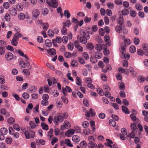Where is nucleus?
Returning a JSON list of instances; mask_svg holds the SVG:
<instances>
[{
	"instance_id": "obj_1",
	"label": "nucleus",
	"mask_w": 148,
	"mask_h": 148,
	"mask_svg": "<svg viewBox=\"0 0 148 148\" xmlns=\"http://www.w3.org/2000/svg\"><path fill=\"white\" fill-rule=\"evenodd\" d=\"M132 113L130 114V117L134 123H131L130 126L132 130V132L130 133V138H134L135 136L134 132H136L137 130L136 124L139 122L140 120L136 117V115L137 114V112L135 110H132Z\"/></svg>"
},
{
	"instance_id": "obj_2",
	"label": "nucleus",
	"mask_w": 148,
	"mask_h": 148,
	"mask_svg": "<svg viewBox=\"0 0 148 148\" xmlns=\"http://www.w3.org/2000/svg\"><path fill=\"white\" fill-rule=\"evenodd\" d=\"M89 143L87 144L85 141L81 142L79 145L82 148H86L87 146L89 148H96L97 146V145L95 143V139L93 136H91L89 137L88 138Z\"/></svg>"
},
{
	"instance_id": "obj_3",
	"label": "nucleus",
	"mask_w": 148,
	"mask_h": 148,
	"mask_svg": "<svg viewBox=\"0 0 148 148\" xmlns=\"http://www.w3.org/2000/svg\"><path fill=\"white\" fill-rule=\"evenodd\" d=\"M79 32L82 36L79 38L80 42L83 44H86L87 42V40L90 38L89 33L83 29L80 30Z\"/></svg>"
},
{
	"instance_id": "obj_4",
	"label": "nucleus",
	"mask_w": 148,
	"mask_h": 148,
	"mask_svg": "<svg viewBox=\"0 0 148 148\" xmlns=\"http://www.w3.org/2000/svg\"><path fill=\"white\" fill-rule=\"evenodd\" d=\"M47 3L51 7L56 8L58 6L57 0H47Z\"/></svg>"
},
{
	"instance_id": "obj_5",
	"label": "nucleus",
	"mask_w": 148,
	"mask_h": 148,
	"mask_svg": "<svg viewBox=\"0 0 148 148\" xmlns=\"http://www.w3.org/2000/svg\"><path fill=\"white\" fill-rule=\"evenodd\" d=\"M24 134L25 137L27 139L33 138L35 136V133L33 131H31L29 132L27 131L24 132Z\"/></svg>"
},
{
	"instance_id": "obj_6",
	"label": "nucleus",
	"mask_w": 148,
	"mask_h": 148,
	"mask_svg": "<svg viewBox=\"0 0 148 148\" xmlns=\"http://www.w3.org/2000/svg\"><path fill=\"white\" fill-rule=\"evenodd\" d=\"M9 134L11 135H13L14 138H17L19 137V134L18 132H14V130L12 127H9Z\"/></svg>"
},
{
	"instance_id": "obj_7",
	"label": "nucleus",
	"mask_w": 148,
	"mask_h": 148,
	"mask_svg": "<svg viewBox=\"0 0 148 148\" xmlns=\"http://www.w3.org/2000/svg\"><path fill=\"white\" fill-rule=\"evenodd\" d=\"M100 68L102 69L103 72L106 73L107 72L108 70H111L112 69V67L111 65H99Z\"/></svg>"
},
{
	"instance_id": "obj_8",
	"label": "nucleus",
	"mask_w": 148,
	"mask_h": 148,
	"mask_svg": "<svg viewBox=\"0 0 148 148\" xmlns=\"http://www.w3.org/2000/svg\"><path fill=\"white\" fill-rule=\"evenodd\" d=\"M56 121H59L60 122H62L63 121V118L62 116L59 115L58 116H55L53 119V122L56 125L58 122Z\"/></svg>"
},
{
	"instance_id": "obj_9",
	"label": "nucleus",
	"mask_w": 148,
	"mask_h": 148,
	"mask_svg": "<svg viewBox=\"0 0 148 148\" xmlns=\"http://www.w3.org/2000/svg\"><path fill=\"white\" fill-rule=\"evenodd\" d=\"M5 58L8 61H10L13 58V55L10 52L7 53L5 54Z\"/></svg>"
},
{
	"instance_id": "obj_10",
	"label": "nucleus",
	"mask_w": 148,
	"mask_h": 148,
	"mask_svg": "<svg viewBox=\"0 0 148 148\" xmlns=\"http://www.w3.org/2000/svg\"><path fill=\"white\" fill-rule=\"evenodd\" d=\"M47 51L49 55H55L56 53V50L54 48H50L47 50Z\"/></svg>"
},
{
	"instance_id": "obj_11",
	"label": "nucleus",
	"mask_w": 148,
	"mask_h": 148,
	"mask_svg": "<svg viewBox=\"0 0 148 148\" xmlns=\"http://www.w3.org/2000/svg\"><path fill=\"white\" fill-rule=\"evenodd\" d=\"M124 57L125 60H123V65H128L127 60L129 59L130 58V55L128 53H125L124 54Z\"/></svg>"
},
{
	"instance_id": "obj_12",
	"label": "nucleus",
	"mask_w": 148,
	"mask_h": 148,
	"mask_svg": "<svg viewBox=\"0 0 148 148\" xmlns=\"http://www.w3.org/2000/svg\"><path fill=\"white\" fill-rule=\"evenodd\" d=\"M9 12L10 14L12 16H16L17 14V11L15 8H11L9 9Z\"/></svg>"
},
{
	"instance_id": "obj_13",
	"label": "nucleus",
	"mask_w": 148,
	"mask_h": 148,
	"mask_svg": "<svg viewBox=\"0 0 148 148\" xmlns=\"http://www.w3.org/2000/svg\"><path fill=\"white\" fill-rule=\"evenodd\" d=\"M40 14V12L37 9H34L32 12V16L35 18H37Z\"/></svg>"
},
{
	"instance_id": "obj_14",
	"label": "nucleus",
	"mask_w": 148,
	"mask_h": 148,
	"mask_svg": "<svg viewBox=\"0 0 148 148\" xmlns=\"http://www.w3.org/2000/svg\"><path fill=\"white\" fill-rule=\"evenodd\" d=\"M72 140L75 143H78L80 140L79 137L77 135H74L72 137Z\"/></svg>"
},
{
	"instance_id": "obj_15",
	"label": "nucleus",
	"mask_w": 148,
	"mask_h": 148,
	"mask_svg": "<svg viewBox=\"0 0 148 148\" xmlns=\"http://www.w3.org/2000/svg\"><path fill=\"white\" fill-rule=\"evenodd\" d=\"M16 9L19 11H21L23 8V6L21 3H18L16 6Z\"/></svg>"
},
{
	"instance_id": "obj_16",
	"label": "nucleus",
	"mask_w": 148,
	"mask_h": 148,
	"mask_svg": "<svg viewBox=\"0 0 148 148\" xmlns=\"http://www.w3.org/2000/svg\"><path fill=\"white\" fill-rule=\"evenodd\" d=\"M95 54V58L97 59H100L101 58L102 56V54L100 51H97L96 52Z\"/></svg>"
},
{
	"instance_id": "obj_17",
	"label": "nucleus",
	"mask_w": 148,
	"mask_h": 148,
	"mask_svg": "<svg viewBox=\"0 0 148 148\" xmlns=\"http://www.w3.org/2000/svg\"><path fill=\"white\" fill-rule=\"evenodd\" d=\"M0 132L1 134L3 135L6 134L8 132L7 129L5 127H3L1 129Z\"/></svg>"
},
{
	"instance_id": "obj_18",
	"label": "nucleus",
	"mask_w": 148,
	"mask_h": 148,
	"mask_svg": "<svg viewBox=\"0 0 148 148\" xmlns=\"http://www.w3.org/2000/svg\"><path fill=\"white\" fill-rule=\"evenodd\" d=\"M23 35L21 33H16L14 34L13 38L18 40L19 38L22 37H23Z\"/></svg>"
},
{
	"instance_id": "obj_19",
	"label": "nucleus",
	"mask_w": 148,
	"mask_h": 148,
	"mask_svg": "<svg viewBox=\"0 0 148 148\" xmlns=\"http://www.w3.org/2000/svg\"><path fill=\"white\" fill-rule=\"evenodd\" d=\"M75 132V130L73 129H70L68 130L66 133V134H67L69 136L74 134Z\"/></svg>"
},
{
	"instance_id": "obj_20",
	"label": "nucleus",
	"mask_w": 148,
	"mask_h": 148,
	"mask_svg": "<svg viewBox=\"0 0 148 148\" xmlns=\"http://www.w3.org/2000/svg\"><path fill=\"white\" fill-rule=\"evenodd\" d=\"M131 74L132 77H134L136 76L137 73L134 70L133 68L130 67V74Z\"/></svg>"
},
{
	"instance_id": "obj_21",
	"label": "nucleus",
	"mask_w": 148,
	"mask_h": 148,
	"mask_svg": "<svg viewBox=\"0 0 148 148\" xmlns=\"http://www.w3.org/2000/svg\"><path fill=\"white\" fill-rule=\"evenodd\" d=\"M136 9L138 10H141L143 9V6L140 3H136L135 5Z\"/></svg>"
},
{
	"instance_id": "obj_22",
	"label": "nucleus",
	"mask_w": 148,
	"mask_h": 148,
	"mask_svg": "<svg viewBox=\"0 0 148 148\" xmlns=\"http://www.w3.org/2000/svg\"><path fill=\"white\" fill-rule=\"evenodd\" d=\"M41 126L43 130H49L48 125L46 123L42 122L41 123Z\"/></svg>"
},
{
	"instance_id": "obj_23",
	"label": "nucleus",
	"mask_w": 148,
	"mask_h": 148,
	"mask_svg": "<svg viewBox=\"0 0 148 148\" xmlns=\"http://www.w3.org/2000/svg\"><path fill=\"white\" fill-rule=\"evenodd\" d=\"M122 110L126 114H129L130 112L129 111L128 108L125 106H122Z\"/></svg>"
},
{
	"instance_id": "obj_24",
	"label": "nucleus",
	"mask_w": 148,
	"mask_h": 148,
	"mask_svg": "<svg viewBox=\"0 0 148 148\" xmlns=\"http://www.w3.org/2000/svg\"><path fill=\"white\" fill-rule=\"evenodd\" d=\"M124 20L123 16L119 17L117 20V22L120 25H122L123 23Z\"/></svg>"
},
{
	"instance_id": "obj_25",
	"label": "nucleus",
	"mask_w": 148,
	"mask_h": 148,
	"mask_svg": "<svg viewBox=\"0 0 148 148\" xmlns=\"http://www.w3.org/2000/svg\"><path fill=\"white\" fill-rule=\"evenodd\" d=\"M71 23L70 20H68L66 21L65 22H64L63 23V26L64 27H69Z\"/></svg>"
},
{
	"instance_id": "obj_26",
	"label": "nucleus",
	"mask_w": 148,
	"mask_h": 148,
	"mask_svg": "<svg viewBox=\"0 0 148 148\" xmlns=\"http://www.w3.org/2000/svg\"><path fill=\"white\" fill-rule=\"evenodd\" d=\"M138 80L140 82H143L145 80V78L143 76L139 75L138 77Z\"/></svg>"
},
{
	"instance_id": "obj_27",
	"label": "nucleus",
	"mask_w": 148,
	"mask_h": 148,
	"mask_svg": "<svg viewBox=\"0 0 148 148\" xmlns=\"http://www.w3.org/2000/svg\"><path fill=\"white\" fill-rule=\"evenodd\" d=\"M18 40L17 39L14 38H13L11 41V43L14 46H16L18 44Z\"/></svg>"
},
{
	"instance_id": "obj_28",
	"label": "nucleus",
	"mask_w": 148,
	"mask_h": 148,
	"mask_svg": "<svg viewBox=\"0 0 148 148\" xmlns=\"http://www.w3.org/2000/svg\"><path fill=\"white\" fill-rule=\"evenodd\" d=\"M18 53L21 56L24 57L27 60H28V57L26 55H24L23 53L21 50H18Z\"/></svg>"
},
{
	"instance_id": "obj_29",
	"label": "nucleus",
	"mask_w": 148,
	"mask_h": 148,
	"mask_svg": "<svg viewBox=\"0 0 148 148\" xmlns=\"http://www.w3.org/2000/svg\"><path fill=\"white\" fill-rule=\"evenodd\" d=\"M29 125L30 126L32 129L35 128L36 126V125L33 121H30L29 122Z\"/></svg>"
},
{
	"instance_id": "obj_30",
	"label": "nucleus",
	"mask_w": 148,
	"mask_h": 148,
	"mask_svg": "<svg viewBox=\"0 0 148 148\" xmlns=\"http://www.w3.org/2000/svg\"><path fill=\"white\" fill-rule=\"evenodd\" d=\"M82 56L85 58V60H88L89 58V56L87 53L84 52L82 53Z\"/></svg>"
},
{
	"instance_id": "obj_31",
	"label": "nucleus",
	"mask_w": 148,
	"mask_h": 148,
	"mask_svg": "<svg viewBox=\"0 0 148 148\" xmlns=\"http://www.w3.org/2000/svg\"><path fill=\"white\" fill-rule=\"evenodd\" d=\"M116 31L118 33H120L122 31V27L120 26L117 25L115 27Z\"/></svg>"
},
{
	"instance_id": "obj_32",
	"label": "nucleus",
	"mask_w": 148,
	"mask_h": 148,
	"mask_svg": "<svg viewBox=\"0 0 148 148\" xmlns=\"http://www.w3.org/2000/svg\"><path fill=\"white\" fill-rule=\"evenodd\" d=\"M64 125H65L66 128L68 129L71 127V125L70 123L67 121H66L64 122Z\"/></svg>"
},
{
	"instance_id": "obj_33",
	"label": "nucleus",
	"mask_w": 148,
	"mask_h": 148,
	"mask_svg": "<svg viewBox=\"0 0 148 148\" xmlns=\"http://www.w3.org/2000/svg\"><path fill=\"white\" fill-rule=\"evenodd\" d=\"M18 17L20 20H23L25 18V15L23 13H21L18 14Z\"/></svg>"
},
{
	"instance_id": "obj_34",
	"label": "nucleus",
	"mask_w": 148,
	"mask_h": 148,
	"mask_svg": "<svg viewBox=\"0 0 148 148\" xmlns=\"http://www.w3.org/2000/svg\"><path fill=\"white\" fill-rule=\"evenodd\" d=\"M82 80L79 77H76V84L78 86L82 85Z\"/></svg>"
},
{
	"instance_id": "obj_35",
	"label": "nucleus",
	"mask_w": 148,
	"mask_h": 148,
	"mask_svg": "<svg viewBox=\"0 0 148 148\" xmlns=\"http://www.w3.org/2000/svg\"><path fill=\"white\" fill-rule=\"evenodd\" d=\"M45 43L46 45L48 47H51L52 45L51 42L50 40H45Z\"/></svg>"
},
{
	"instance_id": "obj_36",
	"label": "nucleus",
	"mask_w": 148,
	"mask_h": 148,
	"mask_svg": "<svg viewBox=\"0 0 148 148\" xmlns=\"http://www.w3.org/2000/svg\"><path fill=\"white\" fill-rule=\"evenodd\" d=\"M64 15L66 16L67 18H69L71 16V14L69 12L68 10H64Z\"/></svg>"
},
{
	"instance_id": "obj_37",
	"label": "nucleus",
	"mask_w": 148,
	"mask_h": 148,
	"mask_svg": "<svg viewBox=\"0 0 148 148\" xmlns=\"http://www.w3.org/2000/svg\"><path fill=\"white\" fill-rule=\"evenodd\" d=\"M95 49L97 51H101L102 49V47L100 44H97L95 46Z\"/></svg>"
},
{
	"instance_id": "obj_38",
	"label": "nucleus",
	"mask_w": 148,
	"mask_h": 148,
	"mask_svg": "<svg viewBox=\"0 0 148 148\" xmlns=\"http://www.w3.org/2000/svg\"><path fill=\"white\" fill-rule=\"evenodd\" d=\"M4 18L5 20L7 21H9L10 19V16L8 13H6L5 16Z\"/></svg>"
},
{
	"instance_id": "obj_39",
	"label": "nucleus",
	"mask_w": 148,
	"mask_h": 148,
	"mask_svg": "<svg viewBox=\"0 0 148 148\" xmlns=\"http://www.w3.org/2000/svg\"><path fill=\"white\" fill-rule=\"evenodd\" d=\"M109 124L111 126L114 127L116 125V122L113 120H109Z\"/></svg>"
},
{
	"instance_id": "obj_40",
	"label": "nucleus",
	"mask_w": 148,
	"mask_h": 148,
	"mask_svg": "<svg viewBox=\"0 0 148 148\" xmlns=\"http://www.w3.org/2000/svg\"><path fill=\"white\" fill-rule=\"evenodd\" d=\"M14 122V119L12 117L8 119V122L10 124H13Z\"/></svg>"
},
{
	"instance_id": "obj_41",
	"label": "nucleus",
	"mask_w": 148,
	"mask_h": 148,
	"mask_svg": "<svg viewBox=\"0 0 148 148\" xmlns=\"http://www.w3.org/2000/svg\"><path fill=\"white\" fill-rule=\"evenodd\" d=\"M23 97L25 99H28L29 97V95L27 92H24L22 94Z\"/></svg>"
},
{
	"instance_id": "obj_42",
	"label": "nucleus",
	"mask_w": 148,
	"mask_h": 148,
	"mask_svg": "<svg viewBox=\"0 0 148 148\" xmlns=\"http://www.w3.org/2000/svg\"><path fill=\"white\" fill-rule=\"evenodd\" d=\"M122 13L123 15H126L129 13L128 10L126 9H124L122 11Z\"/></svg>"
},
{
	"instance_id": "obj_43",
	"label": "nucleus",
	"mask_w": 148,
	"mask_h": 148,
	"mask_svg": "<svg viewBox=\"0 0 148 148\" xmlns=\"http://www.w3.org/2000/svg\"><path fill=\"white\" fill-rule=\"evenodd\" d=\"M43 25V29L45 31H46L48 28L49 25L47 23H42Z\"/></svg>"
},
{
	"instance_id": "obj_44",
	"label": "nucleus",
	"mask_w": 148,
	"mask_h": 148,
	"mask_svg": "<svg viewBox=\"0 0 148 148\" xmlns=\"http://www.w3.org/2000/svg\"><path fill=\"white\" fill-rule=\"evenodd\" d=\"M48 34L49 36L51 37H52L54 36V33L52 31V30L51 29H49L48 30Z\"/></svg>"
},
{
	"instance_id": "obj_45",
	"label": "nucleus",
	"mask_w": 148,
	"mask_h": 148,
	"mask_svg": "<svg viewBox=\"0 0 148 148\" xmlns=\"http://www.w3.org/2000/svg\"><path fill=\"white\" fill-rule=\"evenodd\" d=\"M62 34L63 35L66 34L67 32V29L66 28V27L63 26V27L61 30Z\"/></svg>"
},
{
	"instance_id": "obj_46",
	"label": "nucleus",
	"mask_w": 148,
	"mask_h": 148,
	"mask_svg": "<svg viewBox=\"0 0 148 148\" xmlns=\"http://www.w3.org/2000/svg\"><path fill=\"white\" fill-rule=\"evenodd\" d=\"M97 91L98 93L100 95L103 96V92L102 89L100 88H97Z\"/></svg>"
},
{
	"instance_id": "obj_47",
	"label": "nucleus",
	"mask_w": 148,
	"mask_h": 148,
	"mask_svg": "<svg viewBox=\"0 0 148 148\" xmlns=\"http://www.w3.org/2000/svg\"><path fill=\"white\" fill-rule=\"evenodd\" d=\"M90 124L91 126L92 127V130L93 131H95V127H93L95 125V122L93 121H91L90 122Z\"/></svg>"
},
{
	"instance_id": "obj_48",
	"label": "nucleus",
	"mask_w": 148,
	"mask_h": 148,
	"mask_svg": "<svg viewBox=\"0 0 148 148\" xmlns=\"http://www.w3.org/2000/svg\"><path fill=\"white\" fill-rule=\"evenodd\" d=\"M136 51V48L134 46H130V52L134 53Z\"/></svg>"
},
{
	"instance_id": "obj_49",
	"label": "nucleus",
	"mask_w": 148,
	"mask_h": 148,
	"mask_svg": "<svg viewBox=\"0 0 148 148\" xmlns=\"http://www.w3.org/2000/svg\"><path fill=\"white\" fill-rule=\"evenodd\" d=\"M5 51V47H0V55H2L4 54Z\"/></svg>"
},
{
	"instance_id": "obj_50",
	"label": "nucleus",
	"mask_w": 148,
	"mask_h": 148,
	"mask_svg": "<svg viewBox=\"0 0 148 148\" xmlns=\"http://www.w3.org/2000/svg\"><path fill=\"white\" fill-rule=\"evenodd\" d=\"M89 123L87 121H84L83 122L82 124V126L84 128H87L89 126Z\"/></svg>"
},
{
	"instance_id": "obj_51",
	"label": "nucleus",
	"mask_w": 148,
	"mask_h": 148,
	"mask_svg": "<svg viewBox=\"0 0 148 148\" xmlns=\"http://www.w3.org/2000/svg\"><path fill=\"white\" fill-rule=\"evenodd\" d=\"M48 101L47 100H43L41 102V104L43 106H46L48 105Z\"/></svg>"
},
{
	"instance_id": "obj_52",
	"label": "nucleus",
	"mask_w": 148,
	"mask_h": 148,
	"mask_svg": "<svg viewBox=\"0 0 148 148\" xmlns=\"http://www.w3.org/2000/svg\"><path fill=\"white\" fill-rule=\"evenodd\" d=\"M6 45V42L3 40H0V47H5Z\"/></svg>"
},
{
	"instance_id": "obj_53",
	"label": "nucleus",
	"mask_w": 148,
	"mask_h": 148,
	"mask_svg": "<svg viewBox=\"0 0 148 148\" xmlns=\"http://www.w3.org/2000/svg\"><path fill=\"white\" fill-rule=\"evenodd\" d=\"M64 56L66 58H69L71 56V53L69 52H66L64 53Z\"/></svg>"
},
{
	"instance_id": "obj_54",
	"label": "nucleus",
	"mask_w": 148,
	"mask_h": 148,
	"mask_svg": "<svg viewBox=\"0 0 148 148\" xmlns=\"http://www.w3.org/2000/svg\"><path fill=\"white\" fill-rule=\"evenodd\" d=\"M68 38L67 37L64 36L62 38V41L64 43L66 44L67 42Z\"/></svg>"
},
{
	"instance_id": "obj_55",
	"label": "nucleus",
	"mask_w": 148,
	"mask_h": 148,
	"mask_svg": "<svg viewBox=\"0 0 148 148\" xmlns=\"http://www.w3.org/2000/svg\"><path fill=\"white\" fill-rule=\"evenodd\" d=\"M74 48L73 45V43H70L68 45V49L70 50H72Z\"/></svg>"
},
{
	"instance_id": "obj_56",
	"label": "nucleus",
	"mask_w": 148,
	"mask_h": 148,
	"mask_svg": "<svg viewBox=\"0 0 148 148\" xmlns=\"http://www.w3.org/2000/svg\"><path fill=\"white\" fill-rule=\"evenodd\" d=\"M134 42L135 44L138 45L139 44L140 42V40L138 38H135L134 39Z\"/></svg>"
},
{
	"instance_id": "obj_57",
	"label": "nucleus",
	"mask_w": 148,
	"mask_h": 148,
	"mask_svg": "<svg viewBox=\"0 0 148 148\" xmlns=\"http://www.w3.org/2000/svg\"><path fill=\"white\" fill-rule=\"evenodd\" d=\"M62 100L65 103H67L68 102L67 99L65 96H62L61 97Z\"/></svg>"
},
{
	"instance_id": "obj_58",
	"label": "nucleus",
	"mask_w": 148,
	"mask_h": 148,
	"mask_svg": "<svg viewBox=\"0 0 148 148\" xmlns=\"http://www.w3.org/2000/svg\"><path fill=\"white\" fill-rule=\"evenodd\" d=\"M3 6L5 8L7 9L9 8L10 4L8 2H5L3 3Z\"/></svg>"
},
{
	"instance_id": "obj_59",
	"label": "nucleus",
	"mask_w": 148,
	"mask_h": 148,
	"mask_svg": "<svg viewBox=\"0 0 148 148\" xmlns=\"http://www.w3.org/2000/svg\"><path fill=\"white\" fill-rule=\"evenodd\" d=\"M5 142L8 144H10L12 142V140L11 138L8 137L5 139Z\"/></svg>"
},
{
	"instance_id": "obj_60",
	"label": "nucleus",
	"mask_w": 148,
	"mask_h": 148,
	"mask_svg": "<svg viewBox=\"0 0 148 148\" xmlns=\"http://www.w3.org/2000/svg\"><path fill=\"white\" fill-rule=\"evenodd\" d=\"M137 13L134 10L130 11V15L132 17H135Z\"/></svg>"
},
{
	"instance_id": "obj_61",
	"label": "nucleus",
	"mask_w": 148,
	"mask_h": 148,
	"mask_svg": "<svg viewBox=\"0 0 148 148\" xmlns=\"http://www.w3.org/2000/svg\"><path fill=\"white\" fill-rule=\"evenodd\" d=\"M121 132L123 135H126L127 134V130L125 128H122L121 130Z\"/></svg>"
},
{
	"instance_id": "obj_62",
	"label": "nucleus",
	"mask_w": 148,
	"mask_h": 148,
	"mask_svg": "<svg viewBox=\"0 0 148 148\" xmlns=\"http://www.w3.org/2000/svg\"><path fill=\"white\" fill-rule=\"evenodd\" d=\"M90 61L93 63H95L97 62V59L95 58L91 57Z\"/></svg>"
},
{
	"instance_id": "obj_63",
	"label": "nucleus",
	"mask_w": 148,
	"mask_h": 148,
	"mask_svg": "<svg viewBox=\"0 0 148 148\" xmlns=\"http://www.w3.org/2000/svg\"><path fill=\"white\" fill-rule=\"evenodd\" d=\"M101 79L103 81H106L107 80V76L104 74H101Z\"/></svg>"
},
{
	"instance_id": "obj_64",
	"label": "nucleus",
	"mask_w": 148,
	"mask_h": 148,
	"mask_svg": "<svg viewBox=\"0 0 148 148\" xmlns=\"http://www.w3.org/2000/svg\"><path fill=\"white\" fill-rule=\"evenodd\" d=\"M107 5L108 7L110 9H113L114 8V4L113 3L109 2L107 4Z\"/></svg>"
}]
</instances>
